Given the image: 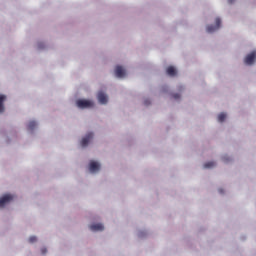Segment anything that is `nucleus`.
Masks as SVG:
<instances>
[{"label":"nucleus","mask_w":256,"mask_h":256,"mask_svg":"<svg viewBox=\"0 0 256 256\" xmlns=\"http://www.w3.org/2000/svg\"><path fill=\"white\" fill-rule=\"evenodd\" d=\"M225 119H227V114H225V113H220V114L218 115V121H219V123H223V121H225Z\"/></svg>","instance_id":"13"},{"label":"nucleus","mask_w":256,"mask_h":256,"mask_svg":"<svg viewBox=\"0 0 256 256\" xmlns=\"http://www.w3.org/2000/svg\"><path fill=\"white\" fill-rule=\"evenodd\" d=\"M222 159H223L224 163H228L229 162V158H227V156H224Z\"/></svg>","instance_id":"18"},{"label":"nucleus","mask_w":256,"mask_h":256,"mask_svg":"<svg viewBox=\"0 0 256 256\" xmlns=\"http://www.w3.org/2000/svg\"><path fill=\"white\" fill-rule=\"evenodd\" d=\"M115 75L119 79H123V77H125V75H126L125 69H123V67H121V66H116Z\"/></svg>","instance_id":"6"},{"label":"nucleus","mask_w":256,"mask_h":256,"mask_svg":"<svg viewBox=\"0 0 256 256\" xmlns=\"http://www.w3.org/2000/svg\"><path fill=\"white\" fill-rule=\"evenodd\" d=\"M93 139V133L90 132L84 137L81 141V147H87L89 145V142Z\"/></svg>","instance_id":"5"},{"label":"nucleus","mask_w":256,"mask_h":256,"mask_svg":"<svg viewBox=\"0 0 256 256\" xmlns=\"http://www.w3.org/2000/svg\"><path fill=\"white\" fill-rule=\"evenodd\" d=\"M255 59H256V51H253L245 57L244 63L246 65H253L255 63Z\"/></svg>","instance_id":"3"},{"label":"nucleus","mask_w":256,"mask_h":256,"mask_svg":"<svg viewBox=\"0 0 256 256\" xmlns=\"http://www.w3.org/2000/svg\"><path fill=\"white\" fill-rule=\"evenodd\" d=\"M219 193H223V189H219Z\"/></svg>","instance_id":"21"},{"label":"nucleus","mask_w":256,"mask_h":256,"mask_svg":"<svg viewBox=\"0 0 256 256\" xmlns=\"http://www.w3.org/2000/svg\"><path fill=\"white\" fill-rule=\"evenodd\" d=\"M41 253H42V255H45V253H47V248H42Z\"/></svg>","instance_id":"19"},{"label":"nucleus","mask_w":256,"mask_h":256,"mask_svg":"<svg viewBox=\"0 0 256 256\" xmlns=\"http://www.w3.org/2000/svg\"><path fill=\"white\" fill-rule=\"evenodd\" d=\"M37 241V236H31L29 238V243H35Z\"/></svg>","instance_id":"15"},{"label":"nucleus","mask_w":256,"mask_h":256,"mask_svg":"<svg viewBox=\"0 0 256 256\" xmlns=\"http://www.w3.org/2000/svg\"><path fill=\"white\" fill-rule=\"evenodd\" d=\"M98 101H99V103H101V105L107 104V101H108L107 95H105V93H103V92H99L98 93Z\"/></svg>","instance_id":"8"},{"label":"nucleus","mask_w":256,"mask_h":256,"mask_svg":"<svg viewBox=\"0 0 256 256\" xmlns=\"http://www.w3.org/2000/svg\"><path fill=\"white\" fill-rule=\"evenodd\" d=\"M76 105L77 107H79V109H89L93 107V102L89 100L80 99L76 102Z\"/></svg>","instance_id":"1"},{"label":"nucleus","mask_w":256,"mask_h":256,"mask_svg":"<svg viewBox=\"0 0 256 256\" xmlns=\"http://www.w3.org/2000/svg\"><path fill=\"white\" fill-rule=\"evenodd\" d=\"M5 99H7V96L0 94V113L5 112V105L3 104L5 103Z\"/></svg>","instance_id":"10"},{"label":"nucleus","mask_w":256,"mask_h":256,"mask_svg":"<svg viewBox=\"0 0 256 256\" xmlns=\"http://www.w3.org/2000/svg\"><path fill=\"white\" fill-rule=\"evenodd\" d=\"M35 127H37V122L30 121L28 124V131H33V129H35Z\"/></svg>","instance_id":"12"},{"label":"nucleus","mask_w":256,"mask_h":256,"mask_svg":"<svg viewBox=\"0 0 256 256\" xmlns=\"http://www.w3.org/2000/svg\"><path fill=\"white\" fill-rule=\"evenodd\" d=\"M104 229H105V227L101 223L90 225L91 231H103Z\"/></svg>","instance_id":"9"},{"label":"nucleus","mask_w":256,"mask_h":256,"mask_svg":"<svg viewBox=\"0 0 256 256\" xmlns=\"http://www.w3.org/2000/svg\"><path fill=\"white\" fill-rule=\"evenodd\" d=\"M233 1H235V0H228V3H233Z\"/></svg>","instance_id":"20"},{"label":"nucleus","mask_w":256,"mask_h":256,"mask_svg":"<svg viewBox=\"0 0 256 256\" xmlns=\"http://www.w3.org/2000/svg\"><path fill=\"white\" fill-rule=\"evenodd\" d=\"M167 75H169L170 77H175V75H177V69H175V67L173 66H169L166 70Z\"/></svg>","instance_id":"11"},{"label":"nucleus","mask_w":256,"mask_h":256,"mask_svg":"<svg viewBox=\"0 0 256 256\" xmlns=\"http://www.w3.org/2000/svg\"><path fill=\"white\" fill-rule=\"evenodd\" d=\"M99 169H101V165H99V163H97L95 161L90 162L89 171L91 173H96V171H99Z\"/></svg>","instance_id":"7"},{"label":"nucleus","mask_w":256,"mask_h":256,"mask_svg":"<svg viewBox=\"0 0 256 256\" xmlns=\"http://www.w3.org/2000/svg\"><path fill=\"white\" fill-rule=\"evenodd\" d=\"M172 97H173V99H181L180 94H173Z\"/></svg>","instance_id":"16"},{"label":"nucleus","mask_w":256,"mask_h":256,"mask_svg":"<svg viewBox=\"0 0 256 256\" xmlns=\"http://www.w3.org/2000/svg\"><path fill=\"white\" fill-rule=\"evenodd\" d=\"M13 201V195L6 194L2 198H0V207H5L7 203Z\"/></svg>","instance_id":"4"},{"label":"nucleus","mask_w":256,"mask_h":256,"mask_svg":"<svg viewBox=\"0 0 256 256\" xmlns=\"http://www.w3.org/2000/svg\"><path fill=\"white\" fill-rule=\"evenodd\" d=\"M144 105H146V106H147V105H151V101H150L149 99L145 100V101H144Z\"/></svg>","instance_id":"17"},{"label":"nucleus","mask_w":256,"mask_h":256,"mask_svg":"<svg viewBox=\"0 0 256 256\" xmlns=\"http://www.w3.org/2000/svg\"><path fill=\"white\" fill-rule=\"evenodd\" d=\"M215 162H207L204 164V169H211L212 167H215Z\"/></svg>","instance_id":"14"},{"label":"nucleus","mask_w":256,"mask_h":256,"mask_svg":"<svg viewBox=\"0 0 256 256\" xmlns=\"http://www.w3.org/2000/svg\"><path fill=\"white\" fill-rule=\"evenodd\" d=\"M216 25H209L206 28L207 33H214V31H217V29H219V27H221V18H216L215 20Z\"/></svg>","instance_id":"2"}]
</instances>
